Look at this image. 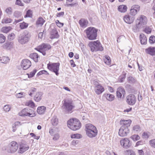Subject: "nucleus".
Returning <instances> with one entry per match:
<instances>
[{"label":"nucleus","instance_id":"14","mask_svg":"<svg viewBox=\"0 0 155 155\" xmlns=\"http://www.w3.org/2000/svg\"><path fill=\"white\" fill-rule=\"evenodd\" d=\"M23 142V143H21L20 145L19 150L18 151L19 153H22L28 149V146L24 143V141Z\"/></svg>","mask_w":155,"mask_h":155},{"label":"nucleus","instance_id":"55","mask_svg":"<svg viewBox=\"0 0 155 155\" xmlns=\"http://www.w3.org/2000/svg\"><path fill=\"white\" fill-rule=\"evenodd\" d=\"M35 110L33 109L31 110L30 109V117H33L35 116L36 114Z\"/></svg>","mask_w":155,"mask_h":155},{"label":"nucleus","instance_id":"9","mask_svg":"<svg viewBox=\"0 0 155 155\" xmlns=\"http://www.w3.org/2000/svg\"><path fill=\"white\" fill-rule=\"evenodd\" d=\"M129 132V130L127 127L121 126L119 130V135L121 137H124Z\"/></svg>","mask_w":155,"mask_h":155},{"label":"nucleus","instance_id":"20","mask_svg":"<svg viewBox=\"0 0 155 155\" xmlns=\"http://www.w3.org/2000/svg\"><path fill=\"white\" fill-rule=\"evenodd\" d=\"M131 122V120H121L120 121V123L122 125V126H124L125 127L128 128L130 126Z\"/></svg>","mask_w":155,"mask_h":155},{"label":"nucleus","instance_id":"21","mask_svg":"<svg viewBox=\"0 0 155 155\" xmlns=\"http://www.w3.org/2000/svg\"><path fill=\"white\" fill-rule=\"evenodd\" d=\"M146 53L152 55H155V48L150 47L146 49Z\"/></svg>","mask_w":155,"mask_h":155},{"label":"nucleus","instance_id":"2","mask_svg":"<svg viewBox=\"0 0 155 155\" xmlns=\"http://www.w3.org/2000/svg\"><path fill=\"white\" fill-rule=\"evenodd\" d=\"M98 30L94 27H88L85 31L87 38L90 40L96 39Z\"/></svg>","mask_w":155,"mask_h":155},{"label":"nucleus","instance_id":"44","mask_svg":"<svg viewBox=\"0 0 155 155\" xmlns=\"http://www.w3.org/2000/svg\"><path fill=\"white\" fill-rule=\"evenodd\" d=\"M133 130L134 132H140L141 130V129L139 126L135 125L133 127Z\"/></svg>","mask_w":155,"mask_h":155},{"label":"nucleus","instance_id":"36","mask_svg":"<svg viewBox=\"0 0 155 155\" xmlns=\"http://www.w3.org/2000/svg\"><path fill=\"white\" fill-rule=\"evenodd\" d=\"M12 29L11 27L5 26L2 27L1 29L2 31L5 33H7L9 32Z\"/></svg>","mask_w":155,"mask_h":155},{"label":"nucleus","instance_id":"12","mask_svg":"<svg viewBox=\"0 0 155 155\" xmlns=\"http://www.w3.org/2000/svg\"><path fill=\"white\" fill-rule=\"evenodd\" d=\"M125 94V91L124 89L121 87H118L117 91V96L118 98H121L124 97V95Z\"/></svg>","mask_w":155,"mask_h":155},{"label":"nucleus","instance_id":"60","mask_svg":"<svg viewBox=\"0 0 155 155\" xmlns=\"http://www.w3.org/2000/svg\"><path fill=\"white\" fill-rule=\"evenodd\" d=\"M37 71V70L36 69H34L30 73V78L33 77Z\"/></svg>","mask_w":155,"mask_h":155},{"label":"nucleus","instance_id":"42","mask_svg":"<svg viewBox=\"0 0 155 155\" xmlns=\"http://www.w3.org/2000/svg\"><path fill=\"white\" fill-rule=\"evenodd\" d=\"M20 125H21V124H20V122H16L14 123L12 125V131L15 132L16 130L17 127Z\"/></svg>","mask_w":155,"mask_h":155},{"label":"nucleus","instance_id":"37","mask_svg":"<svg viewBox=\"0 0 155 155\" xmlns=\"http://www.w3.org/2000/svg\"><path fill=\"white\" fill-rule=\"evenodd\" d=\"M45 20L41 17H39L38 19L36 24L37 25H42L44 22Z\"/></svg>","mask_w":155,"mask_h":155},{"label":"nucleus","instance_id":"49","mask_svg":"<svg viewBox=\"0 0 155 155\" xmlns=\"http://www.w3.org/2000/svg\"><path fill=\"white\" fill-rule=\"evenodd\" d=\"M13 15L15 18H18L21 16V14L20 12L15 11L14 12Z\"/></svg>","mask_w":155,"mask_h":155},{"label":"nucleus","instance_id":"57","mask_svg":"<svg viewBox=\"0 0 155 155\" xmlns=\"http://www.w3.org/2000/svg\"><path fill=\"white\" fill-rule=\"evenodd\" d=\"M30 96H32L34 93L36 91V89L35 88L31 87L30 90Z\"/></svg>","mask_w":155,"mask_h":155},{"label":"nucleus","instance_id":"16","mask_svg":"<svg viewBox=\"0 0 155 155\" xmlns=\"http://www.w3.org/2000/svg\"><path fill=\"white\" fill-rule=\"evenodd\" d=\"M67 124L73 125H77L78 126H81V124L79 120L77 119L74 118L72 119H70L68 121Z\"/></svg>","mask_w":155,"mask_h":155},{"label":"nucleus","instance_id":"50","mask_svg":"<svg viewBox=\"0 0 155 155\" xmlns=\"http://www.w3.org/2000/svg\"><path fill=\"white\" fill-rule=\"evenodd\" d=\"M5 39V37L2 34H0V43H3Z\"/></svg>","mask_w":155,"mask_h":155},{"label":"nucleus","instance_id":"38","mask_svg":"<svg viewBox=\"0 0 155 155\" xmlns=\"http://www.w3.org/2000/svg\"><path fill=\"white\" fill-rule=\"evenodd\" d=\"M28 24L23 21L20 23V27L21 29L26 28L28 26Z\"/></svg>","mask_w":155,"mask_h":155},{"label":"nucleus","instance_id":"22","mask_svg":"<svg viewBox=\"0 0 155 155\" xmlns=\"http://www.w3.org/2000/svg\"><path fill=\"white\" fill-rule=\"evenodd\" d=\"M43 93L41 92L36 93L34 97V99L36 102H39L41 99L42 97Z\"/></svg>","mask_w":155,"mask_h":155},{"label":"nucleus","instance_id":"46","mask_svg":"<svg viewBox=\"0 0 155 155\" xmlns=\"http://www.w3.org/2000/svg\"><path fill=\"white\" fill-rule=\"evenodd\" d=\"M130 138L133 141H136L139 140L140 138V137L138 135L135 134L131 136Z\"/></svg>","mask_w":155,"mask_h":155},{"label":"nucleus","instance_id":"34","mask_svg":"<svg viewBox=\"0 0 155 155\" xmlns=\"http://www.w3.org/2000/svg\"><path fill=\"white\" fill-rule=\"evenodd\" d=\"M88 45L92 52L97 51V50H96L95 46H94V45L92 41L90 42L88 44Z\"/></svg>","mask_w":155,"mask_h":155},{"label":"nucleus","instance_id":"26","mask_svg":"<svg viewBox=\"0 0 155 155\" xmlns=\"http://www.w3.org/2000/svg\"><path fill=\"white\" fill-rule=\"evenodd\" d=\"M79 23L81 27H85L87 26V21L84 19H81L79 21Z\"/></svg>","mask_w":155,"mask_h":155},{"label":"nucleus","instance_id":"23","mask_svg":"<svg viewBox=\"0 0 155 155\" xmlns=\"http://www.w3.org/2000/svg\"><path fill=\"white\" fill-rule=\"evenodd\" d=\"M20 116H23L28 115L29 116V113L28 109L27 108H24L21 112L19 113Z\"/></svg>","mask_w":155,"mask_h":155},{"label":"nucleus","instance_id":"6","mask_svg":"<svg viewBox=\"0 0 155 155\" xmlns=\"http://www.w3.org/2000/svg\"><path fill=\"white\" fill-rule=\"evenodd\" d=\"M51 47V45L49 44L43 43L39 46L38 48L35 49L42 53L43 55H46L45 51L50 49Z\"/></svg>","mask_w":155,"mask_h":155},{"label":"nucleus","instance_id":"41","mask_svg":"<svg viewBox=\"0 0 155 155\" xmlns=\"http://www.w3.org/2000/svg\"><path fill=\"white\" fill-rule=\"evenodd\" d=\"M20 125H21V124H20V122H16L14 123L12 125V131L15 132L16 130L17 127Z\"/></svg>","mask_w":155,"mask_h":155},{"label":"nucleus","instance_id":"59","mask_svg":"<svg viewBox=\"0 0 155 155\" xmlns=\"http://www.w3.org/2000/svg\"><path fill=\"white\" fill-rule=\"evenodd\" d=\"M149 143L151 147L155 148V139L150 140L149 141Z\"/></svg>","mask_w":155,"mask_h":155},{"label":"nucleus","instance_id":"17","mask_svg":"<svg viewBox=\"0 0 155 155\" xmlns=\"http://www.w3.org/2000/svg\"><path fill=\"white\" fill-rule=\"evenodd\" d=\"M29 61L27 59L23 60L21 63V66L24 70H26L29 68Z\"/></svg>","mask_w":155,"mask_h":155},{"label":"nucleus","instance_id":"33","mask_svg":"<svg viewBox=\"0 0 155 155\" xmlns=\"http://www.w3.org/2000/svg\"><path fill=\"white\" fill-rule=\"evenodd\" d=\"M106 97L107 100L109 101H113L114 98V95L110 94H104V95Z\"/></svg>","mask_w":155,"mask_h":155},{"label":"nucleus","instance_id":"48","mask_svg":"<svg viewBox=\"0 0 155 155\" xmlns=\"http://www.w3.org/2000/svg\"><path fill=\"white\" fill-rule=\"evenodd\" d=\"M12 21V20L10 18H4L2 21L3 23H10Z\"/></svg>","mask_w":155,"mask_h":155},{"label":"nucleus","instance_id":"40","mask_svg":"<svg viewBox=\"0 0 155 155\" xmlns=\"http://www.w3.org/2000/svg\"><path fill=\"white\" fill-rule=\"evenodd\" d=\"M20 125H21V124H20V122H16L14 123L12 125V131L15 132L16 130L17 127Z\"/></svg>","mask_w":155,"mask_h":155},{"label":"nucleus","instance_id":"54","mask_svg":"<svg viewBox=\"0 0 155 155\" xmlns=\"http://www.w3.org/2000/svg\"><path fill=\"white\" fill-rule=\"evenodd\" d=\"M149 41L150 44H153L155 42V37L151 36L149 38Z\"/></svg>","mask_w":155,"mask_h":155},{"label":"nucleus","instance_id":"11","mask_svg":"<svg viewBox=\"0 0 155 155\" xmlns=\"http://www.w3.org/2000/svg\"><path fill=\"white\" fill-rule=\"evenodd\" d=\"M120 143L121 146L126 148H129L131 145V143L127 138H125L123 140H121Z\"/></svg>","mask_w":155,"mask_h":155},{"label":"nucleus","instance_id":"62","mask_svg":"<svg viewBox=\"0 0 155 155\" xmlns=\"http://www.w3.org/2000/svg\"><path fill=\"white\" fill-rule=\"evenodd\" d=\"M36 106L34 102L30 100V107L32 108L33 110H35L34 108Z\"/></svg>","mask_w":155,"mask_h":155},{"label":"nucleus","instance_id":"27","mask_svg":"<svg viewBox=\"0 0 155 155\" xmlns=\"http://www.w3.org/2000/svg\"><path fill=\"white\" fill-rule=\"evenodd\" d=\"M127 7L126 5H120L118 8V10L121 12H125L127 10Z\"/></svg>","mask_w":155,"mask_h":155},{"label":"nucleus","instance_id":"30","mask_svg":"<svg viewBox=\"0 0 155 155\" xmlns=\"http://www.w3.org/2000/svg\"><path fill=\"white\" fill-rule=\"evenodd\" d=\"M9 60L8 57L3 56L0 58V61L3 63L6 64L9 61Z\"/></svg>","mask_w":155,"mask_h":155},{"label":"nucleus","instance_id":"28","mask_svg":"<svg viewBox=\"0 0 155 155\" xmlns=\"http://www.w3.org/2000/svg\"><path fill=\"white\" fill-rule=\"evenodd\" d=\"M68 126L70 129L73 130H76L79 129L81 127V126L77 125H70V124H67Z\"/></svg>","mask_w":155,"mask_h":155},{"label":"nucleus","instance_id":"53","mask_svg":"<svg viewBox=\"0 0 155 155\" xmlns=\"http://www.w3.org/2000/svg\"><path fill=\"white\" fill-rule=\"evenodd\" d=\"M15 37V35L13 33L9 34L8 36V39L10 41L12 40Z\"/></svg>","mask_w":155,"mask_h":155},{"label":"nucleus","instance_id":"32","mask_svg":"<svg viewBox=\"0 0 155 155\" xmlns=\"http://www.w3.org/2000/svg\"><path fill=\"white\" fill-rule=\"evenodd\" d=\"M12 42H7L3 45V47L4 49L9 50L12 47Z\"/></svg>","mask_w":155,"mask_h":155},{"label":"nucleus","instance_id":"29","mask_svg":"<svg viewBox=\"0 0 155 155\" xmlns=\"http://www.w3.org/2000/svg\"><path fill=\"white\" fill-rule=\"evenodd\" d=\"M46 110V107L43 106L39 107L38 108L37 112L39 114H43Z\"/></svg>","mask_w":155,"mask_h":155},{"label":"nucleus","instance_id":"15","mask_svg":"<svg viewBox=\"0 0 155 155\" xmlns=\"http://www.w3.org/2000/svg\"><path fill=\"white\" fill-rule=\"evenodd\" d=\"M94 45V46L97 50V51H102L104 50V48L100 42L98 41H92Z\"/></svg>","mask_w":155,"mask_h":155},{"label":"nucleus","instance_id":"1","mask_svg":"<svg viewBox=\"0 0 155 155\" xmlns=\"http://www.w3.org/2000/svg\"><path fill=\"white\" fill-rule=\"evenodd\" d=\"M85 130L87 135L90 138L95 137L97 134V130L96 127L90 124H87L86 125Z\"/></svg>","mask_w":155,"mask_h":155},{"label":"nucleus","instance_id":"35","mask_svg":"<svg viewBox=\"0 0 155 155\" xmlns=\"http://www.w3.org/2000/svg\"><path fill=\"white\" fill-rule=\"evenodd\" d=\"M103 60L106 64L109 65L110 64L111 60L110 57L109 56L107 55L105 56Z\"/></svg>","mask_w":155,"mask_h":155},{"label":"nucleus","instance_id":"5","mask_svg":"<svg viewBox=\"0 0 155 155\" xmlns=\"http://www.w3.org/2000/svg\"><path fill=\"white\" fill-rule=\"evenodd\" d=\"M137 27L143 28L146 25L147 20V17L144 15H140L136 21Z\"/></svg>","mask_w":155,"mask_h":155},{"label":"nucleus","instance_id":"47","mask_svg":"<svg viewBox=\"0 0 155 155\" xmlns=\"http://www.w3.org/2000/svg\"><path fill=\"white\" fill-rule=\"evenodd\" d=\"M138 11V10L132 8L130 10V14L131 15L134 16L137 14Z\"/></svg>","mask_w":155,"mask_h":155},{"label":"nucleus","instance_id":"24","mask_svg":"<svg viewBox=\"0 0 155 155\" xmlns=\"http://www.w3.org/2000/svg\"><path fill=\"white\" fill-rule=\"evenodd\" d=\"M140 37L141 44H146L147 42V39L145 35L143 34H140Z\"/></svg>","mask_w":155,"mask_h":155},{"label":"nucleus","instance_id":"63","mask_svg":"<svg viewBox=\"0 0 155 155\" xmlns=\"http://www.w3.org/2000/svg\"><path fill=\"white\" fill-rule=\"evenodd\" d=\"M54 137L53 138V139L54 140H58L59 137V135L58 133H55L54 135Z\"/></svg>","mask_w":155,"mask_h":155},{"label":"nucleus","instance_id":"4","mask_svg":"<svg viewBox=\"0 0 155 155\" xmlns=\"http://www.w3.org/2000/svg\"><path fill=\"white\" fill-rule=\"evenodd\" d=\"M59 66L60 64L58 63H52L49 62L47 64V68L51 71L54 72L56 75H58L59 74Z\"/></svg>","mask_w":155,"mask_h":155},{"label":"nucleus","instance_id":"10","mask_svg":"<svg viewBox=\"0 0 155 155\" xmlns=\"http://www.w3.org/2000/svg\"><path fill=\"white\" fill-rule=\"evenodd\" d=\"M136 102V98L135 96L132 94L129 95L127 97V102L130 105H134Z\"/></svg>","mask_w":155,"mask_h":155},{"label":"nucleus","instance_id":"31","mask_svg":"<svg viewBox=\"0 0 155 155\" xmlns=\"http://www.w3.org/2000/svg\"><path fill=\"white\" fill-rule=\"evenodd\" d=\"M38 55L36 53H33L30 54V58H31L35 62H37L38 61Z\"/></svg>","mask_w":155,"mask_h":155},{"label":"nucleus","instance_id":"61","mask_svg":"<svg viewBox=\"0 0 155 155\" xmlns=\"http://www.w3.org/2000/svg\"><path fill=\"white\" fill-rule=\"evenodd\" d=\"M137 23H136V25L133 28V30L135 32H138L139 31V29L142 28H138L137 26Z\"/></svg>","mask_w":155,"mask_h":155},{"label":"nucleus","instance_id":"7","mask_svg":"<svg viewBox=\"0 0 155 155\" xmlns=\"http://www.w3.org/2000/svg\"><path fill=\"white\" fill-rule=\"evenodd\" d=\"M18 148L17 143L14 141L12 142L8 146L7 150L9 153H14L16 152Z\"/></svg>","mask_w":155,"mask_h":155},{"label":"nucleus","instance_id":"3","mask_svg":"<svg viewBox=\"0 0 155 155\" xmlns=\"http://www.w3.org/2000/svg\"><path fill=\"white\" fill-rule=\"evenodd\" d=\"M74 106L71 102H68L64 101L62 108L64 111L67 113H71L72 112V110L74 108Z\"/></svg>","mask_w":155,"mask_h":155},{"label":"nucleus","instance_id":"64","mask_svg":"<svg viewBox=\"0 0 155 155\" xmlns=\"http://www.w3.org/2000/svg\"><path fill=\"white\" fill-rule=\"evenodd\" d=\"M30 135L35 139L38 140L40 138V136H37L33 133H31Z\"/></svg>","mask_w":155,"mask_h":155},{"label":"nucleus","instance_id":"8","mask_svg":"<svg viewBox=\"0 0 155 155\" xmlns=\"http://www.w3.org/2000/svg\"><path fill=\"white\" fill-rule=\"evenodd\" d=\"M24 35L21 37H19L18 38V42L22 44L28 42L29 40V34L28 31L25 30L24 32Z\"/></svg>","mask_w":155,"mask_h":155},{"label":"nucleus","instance_id":"45","mask_svg":"<svg viewBox=\"0 0 155 155\" xmlns=\"http://www.w3.org/2000/svg\"><path fill=\"white\" fill-rule=\"evenodd\" d=\"M127 80L130 83H134L136 81V79L131 76H130L127 78Z\"/></svg>","mask_w":155,"mask_h":155},{"label":"nucleus","instance_id":"13","mask_svg":"<svg viewBox=\"0 0 155 155\" xmlns=\"http://www.w3.org/2000/svg\"><path fill=\"white\" fill-rule=\"evenodd\" d=\"M50 38L51 39L58 38L59 37L58 32L55 28L50 29Z\"/></svg>","mask_w":155,"mask_h":155},{"label":"nucleus","instance_id":"52","mask_svg":"<svg viewBox=\"0 0 155 155\" xmlns=\"http://www.w3.org/2000/svg\"><path fill=\"white\" fill-rule=\"evenodd\" d=\"M81 135L79 134H74L71 135L72 138L78 139L81 137Z\"/></svg>","mask_w":155,"mask_h":155},{"label":"nucleus","instance_id":"51","mask_svg":"<svg viewBox=\"0 0 155 155\" xmlns=\"http://www.w3.org/2000/svg\"><path fill=\"white\" fill-rule=\"evenodd\" d=\"M25 96V94L23 92H20L17 94L16 95V96L17 98H21L24 97Z\"/></svg>","mask_w":155,"mask_h":155},{"label":"nucleus","instance_id":"19","mask_svg":"<svg viewBox=\"0 0 155 155\" xmlns=\"http://www.w3.org/2000/svg\"><path fill=\"white\" fill-rule=\"evenodd\" d=\"M124 20L126 23L130 24L134 21V18L133 17H131L129 15H126L124 16Z\"/></svg>","mask_w":155,"mask_h":155},{"label":"nucleus","instance_id":"39","mask_svg":"<svg viewBox=\"0 0 155 155\" xmlns=\"http://www.w3.org/2000/svg\"><path fill=\"white\" fill-rule=\"evenodd\" d=\"M125 155H136L135 152L132 150H129L124 151Z\"/></svg>","mask_w":155,"mask_h":155},{"label":"nucleus","instance_id":"43","mask_svg":"<svg viewBox=\"0 0 155 155\" xmlns=\"http://www.w3.org/2000/svg\"><path fill=\"white\" fill-rule=\"evenodd\" d=\"M5 12L8 16L11 15L12 13V8L11 7H9L6 9Z\"/></svg>","mask_w":155,"mask_h":155},{"label":"nucleus","instance_id":"56","mask_svg":"<svg viewBox=\"0 0 155 155\" xmlns=\"http://www.w3.org/2000/svg\"><path fill=\"white\" fill-rule=\"evenodd\" d=\"M10 108L11 107L8 105H5L3 107V109L5 112L9 111L10 109Z\"/></svg>","mask_w":155,"mask_h":155},{"label":"nucleus","instance_id":"58","mask_svg":"<svg viewBox=\"0 0 155 155\" xmlns=\"http://www.w3.org/2000/svg\"><path fill=\"white\" fill-rule=\"evenodd\" d=\"M45 73H46L47 74H48V73L47 71H46L45 70L41 71L38 73L37 74V76L38 77L40 75L42 74Z\"/></svg>","mask_w":155,"mask_h":155},{"label":"nucleus","instance_id":"25","mask_svg":"<svg viewBox=\"0 0 155 155\" xmlns=\"http://www.w3.org/2000/svg\"><path fill=\"white\" fill-rule=\"evenodd\" d=\"M58 119L56 116H54L51 120V123L54 126H56L58 124Z\"/></svg>","mask_w":155,"mask_h":155},{"label":"nucleus","instance_id":"18","mask_svg":"<svg viewBox=\"0 0 155 155\" xmlns=\"http://www.w3.org/2000/svg\"><path fill=\"white\" fill-rule=\"evenodd\" d=\"M104 91V87L101 85L97 86L94 88V91L96 93L99 95L102 93Z\"/></svg>","mask_w":155,"mask_h":155}]
</instances>
